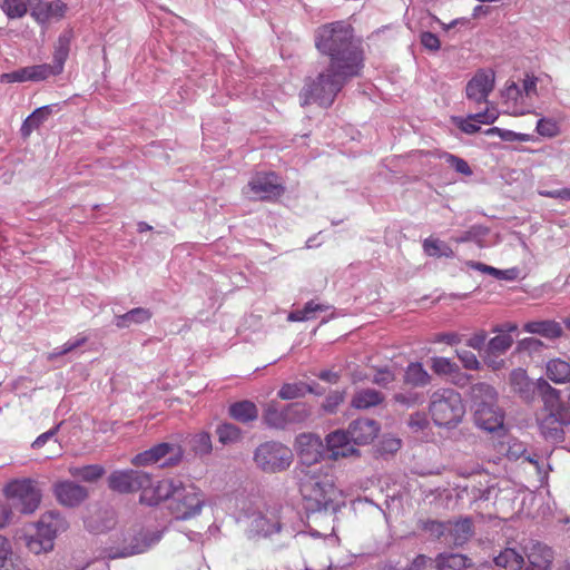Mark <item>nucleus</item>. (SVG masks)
Returning <instances> with one entry per match:
<instances>
[{
	"label": "nucleus",
	"mask_w": 570,
	"mask_h": 570,
	"mask_svg": "<svg viewBox=\"0 0 570 570\" xmlns=\"http://www.w3.org/2000/svg\"><path fill=\"white\" fill-rule=\"evenodd\" d=\"M458 127L465 134L472 135L480 130V126L474 122L473 119H471V116L469 115L464 119H460L458 122Z\"/></svg>",
	"instance_id": "obj_62"
},
{
	"label": "nucleus",
	"mask_w": 570,
	"mask_h": 570,
	"mask_svg": "<svg viewBox=\"0 0 570 570\" xmlns=\"http://www.w3.org/2000/svg\"><path fill=\"white\" fill-rule=\"evenodd\" d=\"M190 444L191 450L197 455H207L213 450L212 438L207 432H199L193 435Z\"/></svg>",
	"instance_id": "obj_43"
},
{
	"label": "nucleus",
	"mask_w": 570,
	"mask_h": 570,
	"mask_svg": "<svg viewBox=\"0 0 570 570\" xmlns=\"http://www.w3.org/2000/svg\"><path fill=\"white\" fill-rule=\"evenodd\" d=\"M299 493L306 512L336 511L342 492L327 469H302Z\"/></svg>",
	"instance_id": "obj_2"
},
{
	"label": "nucleus",
	"mask_w": 570,
	"mask_h": 570,
	"mask_svg": "<svg viewBox=\"0 0 570 570\" xmlns=\"http://www.w3.org/2000/svg\"><path fill=\"white\" fill-rule=\"evenodd\" d=\"M450 537L455 546H463L473 534V524L469 518L461 519L452 523Z\"/></svg>",
	"instance_id": "obj_33"
},
{
	"label": "nucleus",
	"mask_w": 570,
	"mask_h": 570,
	"mask_svg": "<svg viewBox=\"0 0 570 570\" xmlns=\"http://www.w3.org/2000/svg\"><path fill=\"white\" fill-rule=\"evenodd\" d=\"M135 543L129 548H124L122 550H117L109 554L110 559L125 558L131 554H137L141 552V540L135 537Z\"/></svg>",
	"instance_id": "obj_57"
},
{
	"label": "nucleus",
	"mask_w": 570,
	"mask_h": 570,
	"mask_svg": "<svg viewBox=\"0 0 570 570\" xmlns=\"http://www.w3.org/2000/svg\"><path fill=\"white\" fill-rule=\"evenodd\" d=\"M328 309V305L318 304L315 301L307 302L303 308L292 311L288 314L287 320L291 322H305L315 318L316 312H325Z\"/></svg>",
	"instance_id": "obj_36"
},
{
	"label": "nucleus",
	"mask_w": 570,
	"mask_h": 570,
	"mask_svg": "<svg viewBox=\"0 0 570 570\" xmlns=\"http://www.w3.org/2000/svg\"><path fill=\"white\" fill-rule=\"evenodd\" d=\"M30 81L29 66L19 68L11 72H4L0 76L1 83L27 82Z\"/></svg>",
	"instance_id": "obj_51"
},
{
	"label": "nucleus",
	"mask_w": 570,
	"mask_h": 570,
	"mask_svg": "<svg viewBox=\"0 0 570 570\" xmlns=\"http://www.w3.org/2000/svg\"><path fill=\"white\" fill-rule=\"evenodd\" d=\"M51 114L50 106H42L32 111L22 122L20 134L23 138H27L31 132L38 129Z\"/></svg>",
	"instance_id": "obj_29"
},
{
	"label": "nucleus",
	"mask_w": 570,
	"mask_h": 570,
	"mask_svg": "<svg viewBox=\"0 0 570 570\" xmlns=\"http://www.w3.org/2000/svg\"><path fill=\"white\" fill-rule=\"evenodd\" d=\"M108 488L119 494H129L142 487L140 472L127 469L115 470L107 478Z\"/></svg>",
	"instance_id": "obj_15"
},
{
	"label": "nucleus",
	"mask_w": 570,
	"mask_h": 570,
	"mask_svg": "<svg viewBox=\"0 0 570 570\" xmlns=\"http://www.w3.org/2000/svg\"><path fill=\"white\" fill-rule=\"evenodd\" d=\"M315 47L328 57L330 63L315 78H307L302 90L303 105L316 102L330 107L346 81L360 76L364 67V52L354 39L353 28L335 21L321 26L315 33Z\"/></svg>",
	"instance_id": "obj_1"
},
{
	"label": "nucleus",
	"mask_w": 570,
	"mask_h": 570,
	"mask_svg": "<svg viewBox=\"0 0 570 570\" xmlns=\"http://www.w3.org/2000/svg\"><path fill=\"white\" fill-rule=\"evenodd\" d=\"M483 361L492 371H499L505 366L504 360L499 358V355L494 353L484 352Z\"/></svg>",
	"instance_id": "obj_60"
},
{
	"label": "nucleus",
	"mask_w": 570,
	"mask_h": 570,
	"mask_svg": "<svg viewBox=\"0 0 570 570\" xmlns=\"http://www.w3.org/2000/svg\"><path fill=\"white\" fill-rule=\"evenodd\" d=\"M525 556L528 564H524V570H551L554 559L553 550L539 541H531L525 547Z\"/></svg>",
	"instance_id": "obj_18"
},
{
	"label": "nucleus",
	"mask_w": 570,
	"mask_h": 570,
	"mask_svg": "<svg viewBox=\"0 0 570 570\" xmlns=\"http://www.w3.org/2000/svg\"><path fill=\"white\" fill-rule=\"evenodd\" d=\"M0 9L10 20L21 19L30 12V0H2Z\"/></svg>",
	"instance_id": "obj_34"
},
{
	"label": "nucleus",
	"mask_w": 570,
	"mask_h": 570,
	"mask_svg": "<svg viewBox=\"0 0 570 570\" xmlns=\"http://www.w3.org/2000/svg\"><path fill=\"white\" fill-rule=\"evenodd\" d=\"M537 131L543 137L553 138L560 134V126L551 118H541L537 122Z\"/></svg>",
	"instance_id": "obj_48"
},
{
	"label": "nucleus",
	"mask_w": 570,
	"mask_h": 570,
	"mask_svg": "<svg viewBox=\"0 0 570 570\" xmlns=\"http://www.w3.org/2000/svg\"><path fill=\"white\" fill-rule=\"evenodd\" d=\"M403 381L413 387H423L430 384L431 375L420 362H413L405 368Z\"/></svg>",
	"instance_id": "obj_27"
},
{
	"label": "nucleus",
	"mask_w": 570,
	"mask_h": 570,
	"mask_svg": "<svg viewBox=\"0 0 570 570\" xmlns=\"http://www.w3.org/2000/svg\"><path fill=\"white\" fill-rule=\"evenodd\" d=\"M380 425L370 419H357L348 426V433L354 445L371 443L379 434Z\"/></svg>",
	"instance_id": "obj_20"
},
{
	"label": "nucleus",
	"mask_w": 570,
	"mask_h": 570,
	"mask_svg": "<svg viewBox=\"0 0 570 570\" xmlns=\"http://www.w3.org/2000/svg\"><path fill=\"white\" fill-rule=\"evenodd\" d=\"M253 529L258 535L271 537L281 531L279 517L276 512L259 514L253 520Z\"/></svg>",
	"instance_id": "obj_26"
},
{
	"label": "nucleus",
	"mask_w": 570,
	"mask_h": 570,
	"mask_svg": "<svg viewBox=\"0 0 570 570\" xmlns=\"http://www.w3.org/2000/svg\"><path fill=\"white\" fill-rule=\"evenodd\" d=\"M421 43L424 48L436 51L440 49L441 42L436 35L432 32H423L421 35Z\"/></svg>",
	"instance_id": "obj_59"
},
{
	"label": "nucleus",
	"mask_w": 570,
	"mask_h": 570,
	"mask_svg": "<svg viewBox=\"0 0 570 570\" xmlns=\"http://www.w3.org/2000/svg\"><path fill=\"white\" fill-rule=\"evenodd\" d=\"M429 414L433 423L442 428H455L465 414V405L461 394L451 387L435 390L429 402Z\"/></svg>",
	"instance_id": "obj_3"
},
{
	"label": "nucleus",
	"mask_w": 570,
	"mask_h": 570,
	"mask_svg": "<svg viewBox=\"0 0 570 570\" xmlns=\"http://www.w3.org/2000/svg\"><path fill=\"white\" fill-rule=\"evenodd\" d=\"M512 336L508 333H501L489 341L485 352L501 355L505 353L512 346Z\"/></svg>",
	"instance_id": "obj_40"
},
{
	"label": "nucleus",
	"mask_w": 570,
	"mask_h": 570,
	"mask_svg": "<svg viewBox=\"0 0 570 570\" xmlns=\"http://www.w3.org/2000/svg\"><path fill=\"white\" fill-rule=\"evenodd\" d=\"M384 401V395L373 389H363L357 391L351 401V405L358 410H366L376 406Z\"/></svg>",
	"instance_id": "obj_28"
},
{
	"label": "nucleus",
	"mask_w": 570,
	"mask_h": 570,
	"mask_svg": "<svg viewBox=\"0 0 570 570\" xmlns=\"http://www.w3.org/2000/svg\"><path fill=\"white\" fill-rule=\"evenodd\" d=\"M205 507L203 491L193 483L185 484L179 480V487L173 493L169 511L177 520H189L200 514Z\"/></svg>",
	"instance_id": "obj_8"
},
{
	"label": "nucleus",
	"mask_w": 570,
	"mask_h": 570,
	"mask_svg": "<svg viewBox=\"0 0 570 570\" xmlns=\"http://www.w3.org/2000/svg\"><path fill=\"white\" fill-rule=\"evenodd\" d=\"M487 338V332L484 330H480L471 335V337L466 340L465 344L473 350L481 351L485 346Z\"/></svg>",
	"instance_id": "obj_56"
},
{
	"label": "nucleus",
	"mask_w": 570,
	"mask_h": 570,
	"mask_svg": "<svg viewBox=\"0 0 570 570\" xmlns=\"http://www.w3.org/2000/svg\"><path fill=\"white\" fill-rule=\"evenodd\" d=\"M72 478L80 479L83 482H96L104 476L106 470L100 464L72 465L68 469Z\"/></svg>",
	"instance_id": "obj_32"
},
{
	"label": "nucleus",
	"mask_w": 570,
	"mask_h": 570,
	"mask_svg": "<svg viewBox=\"0 0 570 570\" xmlns=\"http://www.w3.org/2000/svg\"><path fill=\"white\" fill-rule=\"evenodd\" d=\"M66 11L67 4L61 0H30V16L40 26H47L51 19L63 18Z\"/></svg>",
	"instance_id": "obj_16"
},
{
	"label": "nucleus",
	"mask_w": 570,
	"mask_h": 570,
	"mask_svg": "<svg viewBox=\"0 0 570 570\" xmlns=\"http://www.w3.org/2000/svg\"><path fill=\"white\" fill-rule=\"evenodd\" d=\"M431 368L439 375H451L458 372V365L448 357L435 356L431 358Z\"/></svg>",
	"instance_id": "obj_46"
},
{
	"label": "nucleus",
	"mask_w": 570,
	"mask_h": 570,
	"mask_svg": "<svg viewBox=\"0 0 570 570\" xmlns=\"http://www.w3.org/2000/svg\"><path fill=\"white\" fill-rule=\"evenodd\" d=\"M455 355L465 370L479 371L481 368V362L473 352L469 350H455Z\"/></svg>",
	"instance_id": "obj_49"
},
{
	"label": "nucleus",
	"mask_w": 570,
	"mask_h": 570,
	"mask_svg": "<svg viewBox=\"0 0 570 570\" xmlns=\"http://www.w3.org/2000/svg\"><path fill=\"white\" fill-rule=\"evenodd\" d=\"M470 116H471V119H473L474 122H476V124L490 125V124H493L498 119L499 112L497 111L495 108H487L482 112H476V114H473Z\"/></svg>",
	"instance_id": "obj_53"
},
{
	"label": "nucleus",
	"mask_w": 570,
	"mask_h": 570,
	"mask_svg": "<svg viewBox=\"0 0 570 570\" xmlns=\"http://www.w3.org/2000/svg\"><path fill=\"white\" fill-rule=\"evenodd\" d=\"M141 320L142 307H136L125 314L116 315L114 323L118 328H126L129 327L131 324H139Z\"/></svg>",
	"instance_id": "obj_47"
},
{
	"label": "nucleus",
	"mask_w": 570,
	"mask_h": 570,
	"mask_svg": "<svg viewBox=\"0 0 570 570\" xmlns=\"http://www.w3.org/2000/svg\"><path fill=\"white\" fill-rule=\"evenodd\" d=\"M12 546L11 542L0 534V570H31L21 560H11Z\"/></svg>",
	"instance_id": "obj_30"
},
{
	"label": "nucleus",
	"mask_w": 570,
	"mask_h": 570,
	"mask_svg": "<svg viewBox=\"0 0 570 570\" xmlns=\"http://www.w3.org/2000/svg\"><path fill=\"white\" fill-rule=\"evenodd\" d=\"M438 570H464L472 567V560L462 553L443 552L434 559Z\"/></svg>",
	"instance_id": "obj_23"
},
{
	"label": "nucleus",
	"mask_w": 570,
	"mask_h": 570,
	"mask_svg": "<svg viewBox=\"0 0 570 570\" xmlns=\"http://www.w3.org/2000/svg\"><path fill=\"white\" fill-rule=\"evenodd\" d=\"M178 487L177 479L151 480L145 473V504L157 505L163 501L171 500Z\"/></svg>",
	"instance_id": "obj_14"
},
{
	"label": "nucleus",
	"mask_w": 570,
	"mask_h": 570,
	"mask_svg": "<svg viewBox=\"0 0 570 570\" xmlns=\"http://www.w3.org/2000/svg\"><path fill=\"white\" fill-rule=\"evenodd\" d=\"M395 381L394 373L389 368H380L376 371L373 377V383L387 387L391 383Z\"/></svg>",
	"instance_id": "obj_54"
},
{
	"label": "nucleus",
	"mask_w": 570,
	"mask_h": 570,
	"mask_svg": "<svg viewBox=\"0 0 570 570\" xmlns=\"http://www.w3.org/2000/svg\"><path fill=\"white\" fill-rule=\"evenodd\" d=\"M474 420L478 426L489 432H493L503 426V413L494 403H478Z\"/></svg>",
	"instance_id": "obj_19"
},
{
	"label": "nucleus",
	"mask_w": 570,
	"mask_h": 570,
	"mask_svg": "<svg viewBox=\"0 0 570 570\" xmlns=\"http://www.w3.org/2000/svg\"><path fill=\"white\" fill-rule=\"evenodd\" d=\"M296 450L299 462L305 469H324L316 464L323 458L324 445L320 436L303 433L296 438Z\"/></svg>",
	"instance_id": "obj_11"
},
{
	"label": "nucleus",
	"mask_w": 570,
	"mask_h": 570,
	"mask_svg": "<svg viewBox=\"0 0 570 570\" xmlns=\"http://www.w3.org/2000/svg\"><path fill=\"white\" fill-rule=\"evenodd\" d=\"M523 331L531 334H538L549 340H557L563 335V328L560 323L553 320L532 321L523 326Z\"/></svg>",
	"instance_id": "obj_22"
},
{
	"label": "nucleus",
	"mask_w": 570,
	"mask_h": 570,
	"mask_svg": "<svg viewBox=\"0 0 570 570\" xmlns=\"http://www.w3.org/2000/svg\"><path fill=\"white\" fill-rule=\"evenodd\" d=\"M524 452L525 449L523 444L521 442L513 441L507 449L505 455L509 460H518Z\"/></svg>",
	"instance_id": "obj_63"
},
{
	"label": "nucleus",
	"mask_w": 570,
	"mask_h": 570,
	"mask_svg": "<svg viewBox=\"0 0 570 570\" xmlns=\"http://www.w3.org/2000/svg\"><path fill=\"white\" fill-rule=\"evenodd\" d=\"M57 501L68 508L80 505L88 498V490L72 481H59L53 484Z\"/></svg>",
	"instance_id": "obj_17"
},
{
	"label": "nucleus",
	"mask_w": 570,
	"mask_h": 570,
	"mask_svg": "<svg viewBox=\"0 0 570 570\" xmlns=\"http://www.w3.org/2000/svg\"><path fill=\"white\" fill-rule=\"evenodd\" d=\"M287 416H285V406L279 409L275 401L267 404L264 413L265 423L275 429H285L288 425Z\"/></svg>",
	"instance_id": "obj_35"
},
{
	"label": "nucleus",
	"mask_w": 570,
	"mask_h": 570,
	"mask_svg": "<svg viewBox=\"0 0 570 570\" xmlns=\"http://www.w3.org/2000/svg\"><path fill=\"white\" fill-rule=\"evenodd\" d=\"M510 384L518 393H527L530 390L531 383L528 377L527 371L523 368H514L510 373Z\"/></svg>",
	"instance_id": "obj_45"
},
{
	"label": "nucleus",
	"mask_w": 570,
	"mask_h": 570,
	"mask_svg": "<svg viewBox=\"0 0 570 570\" xmlns=\"http://www.w3.org/2000/svg\"><path fill=\"white\" fill-rule=\"evenodd\" d=\"M502 96L507 100H512V101L517 102L518 99L522 96V92H521V89L519 88V86L515 82L511 81L510 83H507V86L502 92Z\"/></svg>",
	"instance_id": "obj_61"
},
{
	"label": "nucleus",
	"mask_w": 570,
	"mask_h": 570,
	"mask_svg": "<svg viewBox=\"0 0 570 570\" xmlns=\"http://www.w3.org/2000/svg\"><path fill=\"white\" fill-rule=\"evenodd\" d=\"M309 415L305 403H292L285 406V416L288 424L304 422Z\"/></svg>",
	"instance_id": "obj_44"
},
{
	"label": "nucleus",
	"mask_w": 570,
	"mask_h": 570,
	"mask_svg": "<svg viewBox=\"0 0 570 570\" xmlns=\"http://www.w3.org/2000/svg\"><path fill=\"white\" fill-rule=\"evenodd\" d=\"M6 495L20 507L22 513H32L39 507L41 493L33 480L22 479L9 482L4 488Z\"/></svg>",
	"instance_id": "obj_10"
},
{
	"label": "nucleus",
	"mask_w": 570,
	"mask_h": 570,
	"mask_svg": "<svg viewBox=\"0 0 570 570\" xmlns=\"http://www.w3.org/2000/svg\"><path fill=\"white\" fill-rule=\"evenodd\" d=\"M345 400V392L344 391H334L331 392L324 400L322 404V409L328 413L333 414L336 413L338 406L344 402Z\"/></svg>",
	"instance_id": "obj_50"
},
{
	"label": "nucleus",
	"mask_w": 570,
	"mask_h": 570,
	"mask_svg": "<svg viewBox=\"0 0 570 570\" xmlns=\"http://www.w3.org/2000/svg\"><path fill=\"white\" fill-rule=\"evenodd\" d=\"M546 375L556 384H563L570 381V363L560 358H550L546 363Z\"/></svg>",
	"instance_id": "obj_25"
},
{
	"label": "nucleus",
	"mask_w": 570,
	"mask_h": 570,
	"mask_svg": "<svg viewBox=\"0 0 570 570\" xmlns=\"http://www.w3.org/2000/svg\"><path fill=\"white\" fill-rule=\"evenodd\" d=\"M539 389L548 396L556 399L557 405L540 421V431L547 440L562 441L563 428L570 425V407L559 402V391L552 387L546 380L538 381Z\"/></svg>",
	"instance_id": "obj_4"
},
{
	"label": "nucleus",
	"mask_w": 570,
	"mask_h": 570,
	"mask_svg": "<svg viewBox=\"0 0 570 570\" xmlns=\"http://www.w3.org/2000/svg\"><path fill=\"white\" fill-rule=\"evenodd\" d=\"M254 460L263 471L278 472L291 465L293 453L282 443L265 442L256 449Z\"/></svg>",
	"instance_id": "obj_9"
},
{
	"label": "nucleus",
	"mask_w": 570,
	"mask_h": 570,
	"mask_svg": "<svg viewBox=\"0 0 570 570\" xmlns=\"http://www.w3.org/2000/svg\"><path fill=\"white\" fill-rule=\"evenodd\" d=\"M228 414L237 422L249 423L258 417V409L254 402L244 400L230 404Z\"/></svg>",
	"instance_id": "obj_24"
},
{
	"label": "nucleus",
	"mask_w": 570,
	"mask_h": 570,
	"mask_svg": "<svg viewBox=\"0 0 570 570\" xmlns=\"http://www.w3.org/2000/svg\"><path fill=\"white\" fill-rule=\"evenodd\" d=\"M312 391V387L304 383H285L279 389L277 395L282 400H294L304 397L306 393Z\"/></svg>",
	"instance_id": "obj_38"
},
{
	"label": "nucleus",
	"mask_w": 570,
	"mask_h": 570,
	"mask_svg": "<svg viewBox=\"0 0 570 570\" xmlns=\"http://www.w3.org/2000/svg\"><path fill=\"white\" fill-rule=\"evenodd\" d=\"M62 422L56 424L53 428L48 430L47 432L40 434L31 444L32 449L42 448L51 438H53L61 428Z\"/></svg>",
	"instance_id": "obj_58"
},
{
	"label": "nucleus",
	"mask_w": 570,
	"mask_h": 570,
	"mask_svg": "<svg viewBox=\"0 0 570 570\" xmlns=\"http://www.w3.org/2000/svg\"><path fill=\"white\" fill-rule=\"evenodd\" d=\"M326 445L331 452V458L336 460L338 458H346L356 453L355 445L351 440L347 431L337 430L326 436Z\"/></svg>",
	"instance_id": "obj_21"
},
{
	"label": "nucleus",
	"mask_w": 570,
	"mask_h": 570,
	"mask_svg": "<svg viewBox=\"0 0 570 570\" xmlns=\"http://www.w3.org/2000/svg\"><path fill=\"white\" fill-rule=\"evenodd\" d=\"M75 38L72 29L63 30L53 45L52 63H40L29 66L30 81L39 82L50 77L59 76L65 70L66 61L69 58L71 42Z\"/></svg>",
	"instance_id": "obj_5"
},
{
	"label": "nucleus",
	"mask_w": 570,
	"mask_h": 570,
	"mask_svg": "<svg viewBox=\"0 0 570 570\" xmlns=\"http://www.w3.org/2000/svg\"><path fill=\"white\" fill-rule=\"evenodd\" d=\"M472 396L475 405L480 402L494 403L497 402V392L493 386L487 383H478L472 386Z\"/></svg>",
	"instance_id": "obj_41"
},
{
	"label": "nucleus",
	"mask_w": 570,
	"mask_h": 570,
	"mask_svg": "<svg viewBox=\"0 0 570 570\" xmlns=\"http://www.w3.org/2000/svg\"><path fill=\"white\" fill-rule=\"evenodd\" d=\"M216 434L218 441L224 445L237 443L243 438L242 430L232 423H223L218 425L216 429Z\"/></svg>",
	"instance_id": "obj_37"
},
{
	"label": "nucleus",
	"mask_w": 570,
	"mask_h": 570,
	"mask_svg": "<svg viewBox=\"0 0 570 570\" xmlns=\"http://www.w3.org/2000/svg\"><path fill=\"white\" fill-rule=\"evenodd\" d=\"M183 455L184 451L179 444L163 442L145 451V464L175 466L180 463Z\"/></svg>",
	"instance_id": "obj_12"
},
{
	"label": "nucleus",
	"mask_w": 570,
	"mask_h": 570,
	"mask_svg": "<svg viewBox=\"0 0 570 570\" xmlns=\"http://www.w3.org/2000/svg\"><path fill=\"white\" fill-rule=\"evenodd\" d=\"M432 343H444L450 346L458 345L462 342V335L456 332L436 333L433 335Z\"/></svg>",
	"instance_id": "obj_52"
},
{
	"label": "nucleus",
	"mask_w": 570,
	"mask_h": 570,
	"mask_svg": "<svg viewBox=\"0 0 570 570\" xmlns=\"http://www.w3.org/2000/svg\"><path fill=\"white\" fill-rule=\"evenodd\" d=\"M68 524L66 519L58 511H48L43 513L37 522L35 535L27 540L28 549L35 554L48 552L53 548V540L58 533L63 532Z\"/></svg>",
	"instance_id": "obj_6"
},
{
	"label": "nucleus",
	"mask_w": 570,
	"mask_h": 570,
	"mask_svg": "<svg viewBox=\"0 0 570 570\" xmlns=\"http://www.w3.org/2000/svg\"><path fill=\"white\" fill-rule=\"evenodd\" d=\"M540 195L549 198L570 200V188L540 191Z\"/></svg>",
	"instance_id": "obj_64"
},
{
	"label": "nucleus",
	"mask_w": 570,
	"mask_h": 570,
	"mask_svg": "<svg viewBox=\"0 0 570 570\" xmlns=\"http://www.w3.org/2000/svg\"><path fill=\"white\" fill-rule=\"evenodd\" d=\"M495 566L505 570L524 569V557L515 549L507 548L494 558Z\"/></svg>",
	"instance_id": "obj_31"
},
{
	"label": "nucleus",
	"mask_w": 570,
	"mask_h": 570,
	"mask_svg": "<svg viewBox=\"0 0 570 570\" xmlns=\"http://www.w3.org/2000/svg\"><path fill=\"white\" fill-rule=\"evenodd\" d=\"M446 161L460 174H463L465 176H470L472 175V170L469 166V164L460 158V157H456L454 155H446Z\"/></svg>",
	"instance_id": "obj_55"
},
{
	"label": "nucleus",
	"mask_w": 570,
	"mask_h": 570,
	"mask_svg": "<svg viewBox=\"0 0 570 570\" xmlns=\"http://www.w3.org/2000/svg\"><path fill=\"white\" fill-rule=\"evenodd\" d=\"M285 190L282 179L275 171H257L242 193L253 202L276 203L283 197Z\"/></svg>",
	"instance_id": "obj_7"
},
{
	"label": "nucleus",
	"mask_w": 570,
	"mask_h": 570,
	"mask_svg": "<svg viewBox=\"0 0 570 570\" xmlns=\"http://www.w3.org/2000/svg\"><path fill=\"white\" fill-rule=\"evenodd\" d=\"M495 72L492 69H480L466 83V97L475 104L488 101L494 88Z\"/></svg>",
	"instance_id": "obj_13"
},
{
	"label": "nucleus",
	"mask_w": 570,
	"mask_h": 570,
	"mask_svg": "<svg viewBox=\"0 0 570 570\" xmlns=\"http://www.w3.org/2000/svg\"><path fill=\"white\" fill-rule=\"evenodd\" d=\"M423 249L426 255L434 257H452L453 250L445 243L439 240L438 238L429 237L423 242Z\"/></svg>",
	"instance_id": "obj_39"
},
{
	"label": "nucleus",
	"mask_w": 570,
	"mask_h": 570,
	"mask_svg": "<svg viewBox=\"0 0 570 570\" xmlns=\"http://www.w3.org/2000/svg\"><path fill=\"white\" fill-rule=\"evenodd\" d=\"M87 342L86 336H77L69 341H67L63 345L56 347L53 351L47 354V361H55L56 358L63 356L72 351H75L77 347L82 346Z\"/></svg>",
	"instance_id": "obj_42"
}]
</instances>
